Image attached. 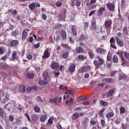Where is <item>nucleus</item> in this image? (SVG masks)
Masks as SVG:
<instances>
[{
    "mask_svg": "<svg viewBox=\"0 0 129 129\" xmlns=\"http://www.w3.org/2000/svg\"><path fill=\"white\" fill-rule=\"evenodd\" d=\"M89 121V120L88 118L87 117L85 118L84 120L82 121V124L84 125L86 124Z\"/></svg>",
    "mask_w": 129,
    "mask_h": 129,
    "instance_id": "nucleus-27",
    "label": "nucleus"
},
{
    "mask_svg": "<svg viewBox=\"0 0 129 129\" xmlns=\"http://www.w3.org/2000/svg\"><path fill=\"white\" fill-rule=\"evenodd\" d=\"M69 54L68 52H66L65 53H64L62 55V57L64 58H67V56Z\"/></svg>",
    "mask_w": 129,
    "mask_h": 129,
    "instance_id": "nucleus-52",
    "label": "nucleus"
},
{
    "mask_svg": "<svg viewBox=\"0 0 129 129\" xmlns=\"http://www.w3.org/2000/svg\"><path fill=\"white\" fill-rule=\"evenodd\" d=\"M47 118V116L45 115H42L40 118V120L42 122L45 121Z\"/></svg>",
    "mask_w": 129,
    "mask_h": 129,
    "instance_id": "nucleus-30",
    "label": "nucleus"
},
{
    "mask_svg": "<svg viewBox=\"0 0 129 129\" xmlns=\"http://www.w3.org/2000/svg\"><path fill=\"white\" fill-rule=\"evenodd\" d=\"M61 37L63 40H66L67 39V35L66 31L62 29L61 31Z\"/></svg>",
    "mask_w": 129,
    "mask_h": 129,
    "instance_id": "nucleus-11",
    "label": "nucleus"
},
{
    "mask_svg": "<svg viewBox=\"0 0 129 129\" xmlns=\"http://www.w3.org/2000/svg\"><path fill=\"white\" fill-rule=\"evenodd\" d=\"M26 77L29 79H33L34 77V74H30L27 73L26 74Z\"/></svg>",
    "mask_w": 129,
    "mask_h": 129,
    "instance_id": "nucleus-29",
    "label": "nucleus"
},
{
    "mask_svg": "<svg viewBox=\"0 0 129 129\" xmlns=\"http://www.w3.org/2000/svg\"><path fill=\"white\" fill-rule=\"evenodd\" d=\"M18 43V41L17 40H13L10 42V46L11 47H14L17 46Z\"/></svg>",
    "mask_w": 129,
    "mask_h": 129,
    "instance_id": "nucleus-7",
    "label": "nucleus"
},
{
    "mask_svg": "<svg viewBox=\"0 0 129 129\" xmlns=\"http://www.w3.org/2000/svg\"><path fill=\"white\" fill-rule=\"evenodd\" d=\"M38 119V117L37 116V115L36 114H33L31 117V119L33 122H35L36 120Z\"/></svg>",
    "mask_w": 129,
    "mask_h": 129,
    "instance_id": "nucleus-25",
    "label": "nucleus"
},
{
    "mask_svg": "<svg viewBox=\"0 0 129 129\" xmlns=\"http://www.w3.org/2000/svg\"><path fill=\"white\" fill-rule=\"evenodd\" d=\"M110 42L111 44H114L115 43V40L112 37L110 40Z\"/></svg>",
    "mask_w": 129,
    "mask_h": 129,
    "instance_id": "nucleus-49",
    "label": "nucleus"
},
{
    "mask_svg": "<svg viewBox=\"0 0 129 129\" xmlns=\"http://www.w3.org/2000/svg\"><path fill=\"white\" fill-rule=\"evenodd\" d=\"M107 59L109 61H111L112 59L111 56L110 55H108L107 57Z\"/></svg>",
    "mask_w": 129,
    "mask_h": 129,
    "instance_id": "nucleus-61",
    "label": "nucleus"
},
{
    "mask_svg": "<svg viewBox=\"0 0 129 129\" xmlns=\"http://www.w3.org/2000/svg\"><path fill=\"white\" fill-rule=\"evenodd\" d=\"M97 57L99 61L98 62L100 66L103 65L104 62V60L103 59L101 58L99 55Z\"/></svg>",
    "mask_w": 129,
    "mask_h": 129,
    "instance_id": "nucleus-20",
    "label": "nucleus"
},
{
    "mask_svg": "<svg viewBox=\"0 0 129 129\" xmlns=\"http://www.w3.org/2000/svg\"><path fill=\"white\" fill-rule=\"evenodd\" d=\"M114 114L113 112H109L106 115V117L108 118H111L114 116Z\"/></svg>",
    "mask_w": 129,
    "mask_h": 129,
    "instance_id": "nucleus-28",
    "label": "nucleus"
},
{
    "mask_svg": "<svg viewBox=\"0 0 129 129\" xmlns=\"http://www.w3.org/2000/svg\"><path fill=\"white\" fill-rule=\"evenodd\" d=\"M17 52L15 51L13 52L12 55V60L14 61L15 59H17V57L16 56Z\"/></svg>",
    "mask_w": 129,
    "mask_h": 129,
    "instance_id": "nucleus-23",
    "label": "nucleus"
},
{
    "mask_svg": "<svg viewBox=\"0 0 129 129\" xmlns=\"http://www.w3.org/2000/svg\"><path fill=\"white\" fill-rule=\"evenodd\" d=\"M5 48L3 46L0 47V54L3 55L4 53V51Z\"/></svg>",
    "mask_w": 129,
    "mask_h": 129,
    "instance_id": "nucleus-36",
    "label": "nucleus"
},
{
    "mask_svg": "<svg viewBox=\"0 0 129 129\" xmlns=\"http://www.w3.org/2000/svg\"><path fill=\"white\" fill-rule=\"evenodd\" d=\"M50 49V48H48L45 51L44 55L42 56V59H44L45 58H47L50 57V53L49 51Z\"/></svg>",
    "mask_w": 129,
    "mask_h": 129,
    "instance_id": "nucleus-1",
    "label": "nucleus"
},
{
    "mask_svg": "<svg viewBox=\"0 0 129 129\" xmlns=\"http://www.w3.org/2000/svg\"><path fill=\"white\" fill-rule=\"evenodd\" d=\"M43 77L44 80L48 83L51 80L50 77L49 76V73L45 71L44 72L43 74Z\"/></svg>",
    "mask_w": 129,
    "mask_h": 129,
    "instance_id": "nucleus-2",
    "label": "nucleus"
},
{
    "mask_svg": "<svg viewBox=\"0 0 129 129\" xmlns=\"http://www.w3.org/2000/svg\"><path fill=\"white\" fill-rule=\"evenodd\" d=\"M63 45V47L65 49L67 50L68 51L70 50L71 47H70L68 45L66 44H64Z\"/></svg>",
    "mask_w": 129,
    "mask_h": 129,
    "instance_id": "nucleus-42",
    "label": "nucleus"
},
{
    "mask_svg": "<svg viewBox=\"0 0 129 129\" xmlns=\"http://www.w3.org/2000/svg\"><path fill=\"white\" fill-rule=\"evenodd\" d=\"M7 58V56L6 55H5L4 56L2 57L1 59V60H3L4 61L6 60Z\"/></svg>",
    "mask_w": 129,
    "mask_h": 129,
    "instance_id": "nucleus-58",
    "label": "nucleus"
},
{
    "mask_svg": "<svg viewBox=\"0 0 129 129\" xmlns=\"http://www.w3.org/2000/svg\"><path fill=\"white\" fill-rule=\"evenodd\" d=\"M121 62L122 64H123V65H124V66L128 65V61L125 59L123 57L121 58Z\"/></svg>",
    "mask_w": 129,
    "mask_h": 129,
    "instance_id": "nucleus-17",
    "label": "nucleus"
},
{
    "mask_svg": "<svg viewBox=\"0 0 129 129\" xmlns=\"http://www.w3.org/2000/svg\"><path fill=\"white\" fill-rule=\"evenodd\" d=\"M20 91L22 92H24L26 91V88L23 85H21L20 87Z\"/></svg>",
    "mask_w": 129,
    "mask_h": 129,
    "instance_id": "nucleus-33",
    "label": "nucleus"
},
{
    "mask_svg": "<svg viewBox=\"0 0 129 129\" xmlns=\"http://www.w3.org/2000/svg\"><path fill=\"white\" fill-rule=\"evenodd\" d=\"M93 63L95 65L96 68L98 69L100 67V65L97 60H94L93 62Z\"/></svg>",
    "mask_w": 129,
    "mask_h": 129,
    "instance_id": "nucleus-32",
    "label": "nucleus"
},
{
    "mask_svg": "<svg viewBox=\"0 0 129 129\" xmlns=\"http://www.w3.org/2000/svg\"><path fill=\"white\" fill-rule=\"evenodd\" d=\"M48 122L50 124H52L53 122V119L52 118H49L48 120Z\"/></svg>",
    "mask_w": 129,
    "mask_h": 129,
    "instance_id": "nucleus-54",
    "label": "nucleus"
},
{
    "mask_svg": "<svg viewBox=\"0 0 129 129\" xmlns=\"http://www.w3.org/2000/svg\"><path fill=\"white\" fill-rule=\"evenodd\" d=\"M1 74L2 76L4 78L6 77L7 76V74L3 72H1Z\"/></svg>",
    "mask_w": 129,
    "mask_h": 129,
    "instance_id": "nucleus-59",
    "label": "nucleus"
},
{
    "mask_svg": "<svg viewBox=\"0 0 129 129\" xmlns=\"http://www.w3.org/2000/svg\"><path fill=\"white\" fill-rule=\"evenodd\" d=\"M34 109L36 112H39L40 111V108L38 106H36L35 107Z\"/></svg>",
    "mask_w": 129,
    "mask_h": 129,
    "instance_id": "nucleus-53",
    "label": "nucleus"
},
{
    "mask_svg": "<svg viewBox=\"0 0 129 129\" xmlns=\"http://www.w3.org/2000/svg\"><path fill=\"white\" fill-rule=\"evenodd\" d=\"M96 50L97 53L100 54H103L106 52V50L105 49L100 47L96 49Z\"/></svg>",
    "mask_w": 129,
    "mask_h": 129,
    "instance_id": "nucleus-5",
    "label": "nucleus"
},
{
    "mask_svg": "<svg viewBox=\"0 0 129 129\" xmlns=\"http://www.w3.org/2000/svg\"><path fill=\"white\" fill-rule=\"evenodd\" d=\"M75 3V5L77 6H80L81 4V2L80 1L78 0H76Z\"/></svg>",
    "mask_w": 129,
    "mask_h": 129,
    "instance_id": "nucleus-47",
    "label": "nucleus"
},
{
    "mask_svg": "<svg viewBox=\"0 0 129 129\" xmlns=\"http://www.w3.org/2000/svg\"><path fill=\"white\" fill-rule=\"evenodd\" d=\"M112 24V21L110 19L105 20L104 25L106 28L109 29L111 27Z\"/></svg>",
    "mask_w": 129,
    "mask_h": 129,
    "instance_id": "nucleus-3",
    "label": "nucleus"
},
{
    "mask_svg": "<svg viewBox=\"0 0 129 129\" xmlns=\"http://www.w3.org/2000/svg\"><path fill=\"white\" fill-rule=\"evenodd\" d=\"M114 92V90L113 89H110L107 93V95L109 96H111Z\"/></svg>",
    "mask_w": 129,
    "mask_h": 129,
    "instance_id": "nucleus-18",
    "label": "nucleus"
},
{
    "mask_svg": "<svg viewBox=\"0 0 129 129\" xmlns=\"http://www.w3.org/2000/svg\"><path fill=\"white\" fill-rule=\"evenodd\" d=\"M75 91L74 90H66L65 91V93L66 94H69L72 95H74Z\"/></svg>",
    "mask_w": 129,
    "mask_h": 129,
    "instance_id": "nucleus-24",
    "label": "nucleus"
},
{
    "mask_svg": "<svg viewBox=\"0 0 129 129\" xmlns=\"http://www.w3.org/2000/svg\"><path fill=\"white\" fill-rule=\"evenodd\" d=\"M78 58L80 60L84 59H86V57L84 56L79 55L78 56Z\"/></svg>",
    "mask_w": 129,
    "mask_h": 129,
    "instance_id": "nucleus-43",
    "label": "nucleus"
},
{
    "mask_svg": "<svg viewBox=\"0 0 129 129\" xmlns=\"http://www.w3.org/2000/svg\"><path fill=\"white\" fill-rule=\"evenodd\" d=\"M81 72L82 73L85 72L87 71L85 67L82 68L81 69Z\"/></svg>",
    "mask_w": 129,
    "mask_h": 129,
    "instance_id": "nucleus-62",
    "label": "nucleus"
},
{
    "mask_svg": "<svg viewBox=\"0 0 129 129\" xmlns=\"http://www.w3.org/2000/svg\"><path fill=\"white\" fill-rule=\"evenodd\" d=\"M120 114H121L124 113L125 112V108L123 107L119 108Z\"/></svg>",
    "mask_w": 129,
    "mask_h": 129,
    "instance_id": "nucleus-40",
    "label": "nucleus"
},
{
    "mask_svg": "<svg viewBox=\"0 0 129 129\" xmlns=\"http://www.w3.org/2000/svg\"><path fill=\"white\" fill-rule=\"evenodd\" d=\"M123 54L124 57L127 60H129V53L126 52H124Z\"/></svg>",
    "mask_w": 129,
    "mask_h": 129,
    "instance_id": "nucleus-39",
    "label": "nucleus"
},
{
    "mask_svg": "<svg viewBox=\"0 0 129 129\" xmlns=\"http://www.w3.org/2000/svg\"><path fill=\"white\" fill-rule=\"evenodd\" d=\"M12 35L14 37L16 36L17 35L16 33V31H12L11 33Z\"/></svg>",
    "mask_w": 129,
    "mask_h": 129,
    "instance_id": "nucleus-63",
    "label": "nucleus"
},
{
    "mask_svg": "<svg viewBox=\"0 0 129 129\" xmlns=\"http://www.w3.org/2000/svg\"><path fill=\"white\" fill-rule=\"evenodd\" d=\"M109 3L106 4L108 9L110 11H114L115 10V5L113 3Z\"/></svg>",
    "mask_w": 129,
    "mask_h": 129,
    "instance_id": "nucleus-4",
    "label": "nucleus"
},
{
    "mask_svg": "<svg viewBox=\"0 0 129 129\" xmlns=\"http://www.w3.org/2000/svg\"><path fill=\"white\" fill-rule=\"evenodd\" d=\"M90 123L92 124V126L96 124V122L94 120H91L90 121Z\"/></svg>",
    "mask_w": 129,
    "mask_h": 129,
    "instance_id": "nucleus-64",
    "label": "nucleus"
},
{
    "mask_svg": "<svg viewBox=\"0 0 129 129\" xmlns=\"http://www.w3.org/2000/svg\"><path fill=\"white\" fill-rule=\"evenodd\" d=\"M101 123L102 124V126L104 127L105 125V121L103 119H102L101 120Z\"/></svg>",
    "mask_w": 129,
    "mask_h": 129,
    "instance_id": "nucleus-57",
    "label": "nucleus"
},
{
    "mask_svg": "<svg viewBox=\"0 0 129 129\" xmlns=\"http://www.w3.org/2000/svg\"><path fill=\"white\" fill-rule=\"evenodd\" d=\"M24 116L27 117V118L28 119V120L29 121H31V120H30V118L27 113H25L24 114Z\"/></svg>",
    "mask_w": 129,
    "mask_h": 129,
    "instance_id": "nucleus-60",
    "label": "nucleus"
},
{
    "mask_svg": "<svg viewBox=\"0 0 129 129\" xmlns=\"http://www.w3.org/2000/svg\"><path fill=\"white\" fill-rule=\"evenodd\" d=\"M88 23L87 22H84V29L85 30H86L88 29Z\"/></svg>",
    "mask_w": 129,
    "mask_h": 129,
    "instance_id": "nucleus-38",
    "label": "nucleus"
},
{
    "mask_svg": "<svg viewBox=\"0 0 129 129\" xmlns=\"http://www.w3.org/2000/svg\"><path fill=\"white\" fill-rule=\"evenodd\" d=\"M0 66H2V68L3 69H7L8 67V65L6 63H0Z\"/></svg>",
    "mask_w": 129,
    "mask_h": 129,
    "instance_id": "nucleus-35",
    "label": "nucleus"
},
{
    "mask_svg": "<svg viewBox=\"0 0 129 129\" xmlns=\"http://www.w3.org/2000/svg\"><path fill=\"white\" fill-rule=\"evenodd\" d=\"M56 6L57 7H60L62 5V3L60 2H58L55 3Z\"/></svg>",
    "mask_w": 129,
    "mask_h": 129,
    "instance_id": "nucleus-56",
    "label": "nucleus"
},
{
    "mask_svg": "<svg viewBox=\"0 0 129 129\" xmlns=\"http://www.w3.org/2000/svg\"><path fill=\"white\" fill-rule=\"evenodd\" d=\"M86 39L85 35H81L80 37V40H83Z\"/></svg>",
    "mask_w": 129,
    "mask_h": 129,
    "instance_id": "nucleus-50",
    "label": "nucleus"
},
{
    "mask_svg": "<svg viewBox=\"0 0 129 129\" xmlns=\"http://www.w3.org/2000/svg\"><path fill=\"white\" fill-rule=\"evenodd\" d=\"M105 110L104 109H103L101 110L99 112V114L102 117H103V112Z\"/></svg>",
    "mask_w": 129,
    "mask_h": 129,
    "instance_id": "nucleus-45",
    "label": "nucleus"
},
{
    "mask_svg": "<svg viewBox=\"0 0 129 129\" xmlns=\"http://www.w3.org/2000/svg\"><path fill=\"white\" fill-rule=\"evenodd\" d=\"M61 26V25L60 24H58L54 26L53 28L54 29H56L60 28Z\"/></svg>",
    "mask_w": 129,
    "mask_h": 129,
    "instance_id": "nucleus-48",
    "label": "nucleus"
},
{
    "mask_svg": "<svg viewBox=\"0 0 129 129\" xmlns=\"http://www.w3.org/2000/svg\"><path fill=\"white\" fill-rule=\"evenodd\" d=\"M76 27V26L74 25H72L71 27L72 32L74 36H76L77 35V33L75 29Z\"/></svg>",
    "mask_w": 129,
    "mask_h": 129,
    "instance_id": "nucleus-13",
    "label": "nucleus"
},
{
    "mask_svg": "<svg viewBox=\"0 0 129 129\" xmlns=\"http://www.w3.org/2000/svg\"><path fill=\"white\" fill-rule=\"evenodd\" d=\"M127 27L125 26L124 27L123 30V34L124 35L128 36V33L127 32Z\"/></svg>",
    "mask_w": 129,
    "mask_h": 129,
    "instance_id": "nucleus-19",
    "label": "nucleus"
},
{
    "mask_svg": "<svg viewBox=\"0 0 129 129\" xmlns=\"http://www.w3.org/2000/svg\"><path fill=\"white\" fill-rule=\"evenodd\" d=\"M35 7V6L34 3H31L29 5V8L31 10H34Z\"/></svg>",
    "mask_w": 129,
    "mask_h": 129,
    "instance_id": "nucleus-26",
    "label": "nucleus"
},
{
    "mask_svg": "<svg viewBox=\"0 0 129 129\" xmlns=\"http://www.w3.org/2000/svg\"><path fill=\"white\" fill-rule=\"evenodd\" d=\"M100 103L102 106H107L108 104V103L105 102L103 100H100Z\"/></svg>",
    "mask_w": 129,
    "mask_h": 129,
    "instance_id": "nucleus-34",
    "label": "nucleus"
},
{
    "mask_svg": "<svg viewBox=\"0 0 129 129\" xmlns=\"http://www.w3.org/2000/svg\"><path fill=\"white\" fill-rule=\"evenodd\" d=\"M75 64L73 63L70 66L69 68V71L71 72H74L75 70Z\"/></svg>",
    "mask_w": 129,
    "mask_h": 129,
    "instance_id": "nucleus-16",
    "label": "nucleus"
},
{
    "mask_svg": "<svg viewBox=\"0 0 129 129\" xmlns=\"http://www.w3.org/2000/svg\"><path fill=\"white\" fill-rule=\"evenodd\" d=\"M28 35V33L25 29L23 30L22 35V39L24 41L26 39Z\"/></svg>",
    "mask_w": 129,
    "mask_h": 129,
    "instance_id": "nucleus-9",
    "label": "nucleus"
},
{
    "mask_svg": "<svg viewBox=\"0 0 129 129\" xmlns=\"http://www.w3.org/2000/svg\"><path fill=\"white\" fill-rule=\"evenodd\" d=\"M79 116V114L77 112H75L72 116V119L75 120L77 119Z\"/></svg>",
    "mask_w": 129,
    "mask_h": 129,
    "instance_id": "nucleus-21",
    "label": "nucleus"
},
{
    "mask_svg": "<svg viewBox=\"0 0 129 129\" xmlns=\"http://www.w3.org/2000/svg\"><path fill=\"white\" fill-rule=\"evenodd\" d=\"M115 39L117 43L121 47H123L124 44L123 41H122L120 39L118 38L117 37H116Z\"/></svg>",
    "mask_w": 129,
    "mask_h": 129,
    "instance_id": "nucleus-8",
    "label": "nucleus"
},
{
    "mask_svg": "<svg viewBox=\"0 0 129 129\" xmlns=\"http://www.w3.org/2000/svg\"><path fill=\"white\" fill-rule=\"evenodd\" d=\"M113 61L115 63H117L118 62V59L117 56L116 55H115L113 56Z\"/></svg>",
    "mask_w": 129,
    "mask_h": 129,
    "instance_id": "nucleus-37",
    "label": "nucleus"
},
{
    "mask_svg": "<svg viewBox=\"0 0 129 129\" xmlns=\"http://www.w3.org/2000/svg\"><path fill=\"white\" fill-rule=\"evenodd\" d=\"M75 51L76 52L78 53H82L83 51V49L80 47H76Z\"/></svg>",
    "mask_w": 129,
    "mask_h": 129,
    "instance_id": "nucleus-22",
    "label": "nucleus"
},
{
    "mask_svg": "<svg viewBox=\"0 0 129 129\" xmlns=\"http://www.w3.org/2000/svg\"><path fill=\"white\" fill-rule=\"evenodd\" d=\"M59 66L58 63L54 61H52L51 63V68L52 69H55L57 68Z\"/></svg>",
    "mask_w": 129,
    "mask_h": 129,
    "instance_id": "nucleus-10",
    "label": "nucleus"
},
{
    "mask_svg": "<svg viewBox=\"0 0 129 129\" xmlns=\"http://www.w3.org/2000/svg\"><path fill=\"white\" fill-rule=\"evenodd\" d=\"M37 100L38 101L40 102L41 103L43 101L42 99H41V98L40 96H37Z\"/></svg>",
    "mask_w": 129,
    "mask_h": 129,
    "instance_id": "nucleus-55",
    "label": "nucleus"
},
{
    "mask_svg": "<svg viewBox=\"0 0 129 129\" xmlns=\"http://www.w3.org/2000/svg\"><path fill=\"white\" fill-rule=\"evenodd\" d=\"M114 80L112 78H103L102 79V81L105 82L106 83H111L114 81Z\"/></svg>",
    "mask_w": 129,
    "mask_h": 129,
    "instance_id": "nucleus-6",
    "label": "nucleus"
},
{
    "mask_svg": "<svg viewBox=\"0 0 129 129\" xmlns=\"http://www.w3.org/2000/svg\"><path fill=\"white\" fill-rule=\"evenodd\" d=\"M4 111L2 110L1 108L0 107V117L2 118H4V116L3 115V113L4 112Z\"/></svg>",
    "mask_w": 129,
    "mask_h": 129,
    "instance_id": "nucleus-41",
    "label": "nucleus"
},
{
    "mask_svg": "<svg viewBox=\"0 0 129 129\" xmlns=\"http://www.w3.org/2000/svg\"><path fill=\"white\" fill-rule=\"evenodd\" d=\"M76 2V0H71L70 1V4L71 5V6L73 7L75 5V2Z\"/></svg>",
    "mask_w": 129,
    "mask_h": 129,
    "instance_id": "nucleus-44",
    "label": "nucleus"
},
{
    "mask_svg": "<svg viewBox=\"0 0 129 129\" xmlns=\"http://www.w3.org/2000/svg\"><path fill=\"white\" fill-rule=\"evenodd\" d=\"M105 9L104 7H102L98 10L97 14L99 16H101L102 14V12L105 11Z\"/></svg>",
    "mask_w": 129,
    "mask_h": 129,
    "instance_id": "nucleus-12",
    "label": "nucleus"
},
{
    "mask_svg": "<svg viewBox=\"0 0 129 129\" xmlns=\"http://www.w3.org/2000/svg\"><path fill=\"white\" fill-rule=\"evenodd\" d=\"M91 30L94 29L95 30L97 28L96 21H92L91 22Z\"/></svg>",
    "mask_w": 129,
    "mask_h": 129,
    "instance_id": "nucleus-15",
    "label": "nucleus"
},
{
    "mask_svg": "<svg viewBox=\"0 0 129 129\" xmlns=\"http://www.w3.org/2000/svg\"><path fill=\"white\" fill-rule=\"evenodd\" d=\"M119 79V80L122 79H124L125 78V75H119V77H118Z\"/></svg>",
    "mask_w": 129,
    "mask_h": 129,
    "instance_id": "nucleus-46",
    "label": "nucleus"
},
{
    "mask_svg": "<svg viewBox=\"0 0 129 129\" xmlns=\"http://www.w3.org/2000/svg\"><path fill=\"white\" fill-rule=\"evenodd\" d=\"M61 49V47L60 46H57L56 50L57 51V53L58 54H59L60 53V50Z\"/></svg>",
    "mask_w": 129,
    "mask_h": 129,
    "instance_id": "nucleus-51",
    "label": "nucleus"
},
{
    "mask_svg": "<svg viewBox=\"0 0 129 129\" xmlns=\"http://www.w3.org/2000/svg\"><path fill=\"white\" fill-rule=\"evenodd\" d=\"M87 51H88V53L90 58L91 59L93 58L94 57V54L92 51V50L89 49H88V50Z\"/></svg>",
    "mask_w": 129,
    "mask_h": 129,
    "instance_id": "nucleus-14",
    "label": "nucleus"
},
{
    "mask_svg": "<svg viewBox=\"0 0 129 129\" xmlns=\"http://www.w3.org/2000/svg\"><path fill=\"white\" fill-rule=\"evenodd\" d=\"M38 83L39 84L42 85L44 84H46L48 83L45 80H39L38 81Z\"/></svg>",
    "mask_w": 129,
    "mask_h": 129,
    "instance_id": "nucleus-31",
    "label": "nucleus"
}]
</instances>
